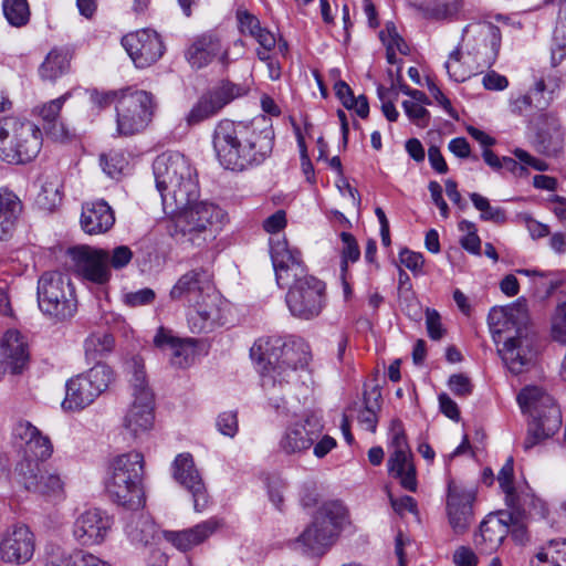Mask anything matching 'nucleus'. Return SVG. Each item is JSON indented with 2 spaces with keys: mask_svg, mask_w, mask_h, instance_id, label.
Instances as JSON below:
<instances>
[{
  "mask_svg": "<svg viewBox=\"0 0 566 566\" xmlns=\"http://www.w3.org/2000/svg\"><path fill=\"white\" fill-rule=\"evenodd\" d=\"M274 135L271 129H258L252 123L219 122L213 133V148L221 166L244 171L261 165L272 153Z\"/></svg>",
  "mask_w": 566,
  "mask_h": 566,
  "instance_id": "1",
  "label": "nucleus"
},
{
  "mask_svg": "<svg viewBox=\"0 0 566 566\" xmlns=\"http://www.w3.org/2000/svg\"><path fill=\"white\" fill-rule=\"evenodd\" d=\"M153 170L165 212H175L198 199L193 169L184 155L163 153L154 160Z\"/></svg>",
  "mask_w": 566,
  "mask_h": 566,
  "instance_id": "2",
  "label": "nucleus"
},
{
  "mask_svg": "<svg viewBox=\"0 0 566 566\" xmlns=\"http://www.w3.org/2000/svg\"><path fill=\"white\" fill-rule=\"evenodd\" d=\"M143 474L144 455L140 452L116 455L109 463L105 482L109 497L132 511L140 509L145 503Z\"/></svg>",
  "mask_w": 566,
  "mask_h": 566,
  "instance_id": "3",
  "label": "nucleus"
},
{
  "mask_svg": "<svg viewBox=\"0 0 566 566\" xmlns=\"http://www.w3.org/2000/svg\"><path fill=\"white\" fill-rule=\"evenodd\" d=\"M517 402L524 413H530L532 422L523 447L530 450L554 436L562 427V412L552 396L542 388L525 387L517 395Z\"/></svg>",
  "mask_w": 566,
  "mask_h": 566,
  "instance_id": "4",
  "label": "nucleus"
},
{
  "mask_svg": "<svg viewBox=\"0 0 566 566\" xmlns=\"http://www.w3.org/2000/svg\"><path fill=\"white\" fill-rule=\"evenodd\" d=\"M174 221L175 230L170 233H181L188 242L200 247L214 238V229L223 219V211L209 202H188L184 208L175 212H165Z\"/></svg>",
  "mask_w": 566,
  "mask_h": 566,
  "instance_id": "5",
  "label": "nucleus"
},
{
  "mask_svg": "<svg viewBox=\"0 0 566 566\" xmlns=\"http://www.w3.org/2000/svg\"><path fill=\"white\" fill-rule=\"evenodd\" d=\"M42 147L41 130L30 122L15 117L0 120V158L8 164H25L34 159Z\"/></svg>",
  "mask_w": 566,
  "mask_h": 566,
  "instance_id": "6",
  "label": "nucleus"
},
{
  "mask_svg": "<svg viewBox=\"0 0 566 566\" xmlns=\"http://www.w3.org/2000/svg\"><path fill=\"white\" fill-rule=\"evenodd\" d=\"M345 514L342 503H324L315 513L312 523L296 538V544L305 554L322 556L335 543Z\"/></svg>",
  "mask_w": 566,
  "mask_h": 566,
  "instance_id": "7",
  "label": "nucleus"
},
{
  "mask_svg": "<svg viewBox=\"0 0 566 566\" xmlns=\"http://www.w3.org/2000/svg\"><path fill=\"white\" fill-rule=\"evenodd\" d=\"M128 367L133 373L130 384L134 400L124 418V426L134 437H137L153 428L155 396L148 385L143 360L134 357L128 363Z\"/></svg>",
  "mask_w": 566,
  "mask_h": 566,
  "instance_id": "8",
  "label": "nucleus"
},
{
  "mask_svg": "<svg viewBox=\"0 0 566 566\" xmlns=\"http://www.w3.org/2000/svg\"><path fill=\"white\" fill-rule=\"evenodd\" d=\"M38 303L43 314L57 321L71 318L77 308L71 281L60 272H45L40 276Z\"/></svg>",
  "mask_w": 566,
  "mask_h": 566,
  "instance_id": "9",
  "label": "nucleus"
},
{
  "mask_svg": "<svg viewBox=\"0 0 566 566\" xmlns=\"http://www.w3.org/2000/svg\"><path fill=\"white\" fill-rule=\"evenodd\" d=\"M114 380L113 370L104 364H96L87 373L77 375L66 382V395L62 402L65 410H82L103 394Z\"/></svg>",
  "mask_w": 566,
  "mask_h": 566,
  "instance_id": "10",
  "label": "nucleus"
},
{
  "mask_svg": "<svg viewBox=\"0 0 566 566\" xmlns=\"http://www.w3.org/2000/svg\"><path fill=\"white\" fill-rule=\"evenodd\" d=\"M156 103L146 91L126 90L117 101V133L130 136L144 130L151 120Z\"/></svg>",
  "mask_w": 566,
  "mask_h": 566,
  "instance_id": "11",
  "label": "nucleus"
},
{
  "mask_svg": "<svg viewBox=\"0 0 566 566\" xmlns=\"http://www.w3.org/2000/svg\"><path fill=\"white\" fill-rule=\"evenodd\" d=\"M248 93V88L222 80L200 95L186 116L189 126H195L221 112L233 99Z\"/></svg>",
  "mask_w": 566,
  "mask_h": 566,
  "instance_id": "12",
  "label": "nucleus"
},
{
  "mask_svg": "<svg viewBox=\"0 0 566 566\" xmlns=\"http://www.w3.org/2000/svg\"><path fill=\"white\" fill-rule=\"evenodd\" d=\"M15 479L27 491L43 496H60L64 490L61 475L45 462L23 458L15 467Z\"/></svg>",
  "mask_w": 566,
  "mask_h": 566,
  "instance_id": "13",
  "label": "nucleus"
},
{
  "mask_svg": "<svg viewBox=\"0 0 566 566\" xmlns=\"http://www.w3.org/2000/svg\"><path fill=\"white\" fill-rule=\"evenodd\" d=\"M325 290V283L315 276L294 283L285 297L291 314L301 319L317 317L326 303Z\"/></svg>",
  "mask_w": 566,
  "mask_h": 566,
  "instance_id": "14",
  "label": "nucleus"
},
{
  "mask_svg": "<svg viewBox=\"0 0 566 566\" xmlns=\"http://www.w3.org/2000/svg\"><path fill=\"white\" fill-rule=\"evenodd\" d=\"M538 350L537 334L531 327L523 326L504 340L499 353L510 371L518 375L535 364Z\"/></svg>",
  "mask_w": 566,
  "mask_h": 566,
  "instance_id": "15",
  "label": "nucleus"
},
{
  "mask_svg": "<svg viewBox=\"0 0 566 566\" xmlns=\"http://www.w3.org/2000/svg\"><path fill=\"white\" fill-rule=\"evenodd\" d=\"M475 490L448 480L446 512L450 527L454 534L461 535L469 531L474 521L473 503Z\"/></svg>",
  "mask_w": 566,
  "mask_h": 566,
  "instance_id": "16",
  "label": "nucleus"
},
{
  "mask_svg": "<svg viewBox=\"0 0 566 566\" xmlns=\"http://www.w3.org/2000/svg\"><path fill=\"white\" fill-rule=\"evenodd\" d=\"M270 253L279 286L291 287L294 283L313 276L307 274L301 252L296 249H290L285 239L272 240Z\"/></svg>",
  "mask_w": 566,
  "mask_h": 566,
  "instance_id": "17",
  "label": "nucleus"
},
{
  "mask_svg": "<svg viewBox=\"0 0 566 566\" xmlns=\"http://www.w3.org/2000/svg\"><path fill=\"white\" fill-rule=\"evenodd\" d=\"M74 272L83 280L95 284H105L111 279L107 266V255L104 249H94L87 245L69 250Z\"/></svg>",
  "mask_w": 566,
  "mask_h": 566,
  "instance_id": "18",
  "label": "nucleus"
},
{
  "mask_svg": "<svg viewBox=\"0 0 566 566\" xmlns=\"http://www.w3.org/2000/svg\"><path fill=\"white\" fill-rule=\"evenodd\" d=\"M122 44L136 67L145 69L164 54V43L157 32L143 29L123 36Z\"/></svg>",
  "mask_w": 566,
  "mask_h": 566,
  "instance_id": "19",
  "label": "nucleus"
},
{
  "mask_svg": "<svg viewBox=\"0 0 566 566\" xmlns=\"http://www.w3.org/2000/svg\"><path fill=\"white\" fill-rule=\"evenodd\" d=\"M34 535L25 525L7 530L0 541V559L6 564L23 565L34 554Z\"/></svg>",
  "mask_w": 566,
  "mask_h": 566,
  "instance_id": "20",
  "label": "nucleus"
},
{
  "mask_svg": "<svg viewBox=\"0 0 566 566\" xmlns=\"http://www.w3.org/2000/svg\"><path fill=\"white\" fill-rule=\"evenodd\" d=\"M188 63L197 70L206 67L218 60L224 67L231 63L229 48L214 33H203L197 36L186 51Z\"/></svg>",
  "mask_w": 566,
  "mask_h": 566,
  "instance_id": "21",
  "label": "nucleus"
},
{
  "mask_svg": "<svg viewBox=\"0 0 566 566\" xmlns=\"http://www.w3.org/2000/svg\"><path fill=\"white\" fill-rule=\"evenodd\" d=\"M322 424L315 417H307L286 427L279 447L285 454H300L308 450L321 437Z\"/></svg>",
  "mask_w": 566,
  "mask_h": 566,
  "instance_id": "22",
  "label": "nucleus"
},
{
  "mask_svg": "<svg viewBox=\"0 0 566 566\" xmlns=\"http://www.w3.org/2000/svg\"><path fill=\"white\" fill-rule=\"evenodd\" d=\"M112 521L98 509H90L80 514L73 524V536L82 546H94L104 542Z\"/></svg>",
  "mask_w": 566,
  "mask_h": 566,
  "instance_id": "23",
  "label": "nucleus"
},
{
  "mask_svg": "<svg viewBox=\"0 0 566 566\" xmlns=\"http://www.w3.org/2000/svg\"><path fill=\"white\" fill-rule=\"evenodd\" d=\"M175 480L186 488L193 497V507L202 511L208 504L206 486L190 453L178 454L172 463Z\"/></svg>",
  "mask_w": 566,
  "mask_h": 566,
  "instance_id": "24",
  "label": "nucleus"
},
{
  "mask_svg": "<svg viewBox=\"0 0 566 566\" xmlns=\"http://www.w3.org/2000/svg\"><path fill=\"white\" fill-rule=\"evenodd\" d=\"M214 289L212 273L205 268L192 269L182 274L170 290L172 300L186 298L195 302Z\"/></svg>",
  "mask_w": 566,
  "mask_h": 566,
  "instance_id": "25",
  "label": "nucleus"
},
{
  "mask_svg": "<svg viewBox=\"0 0 566 566\" xmlns=\"http://www.w3.org/2000/svg\"><path fill=\"white\" fill-rule=\"evenodd\" d=\"M223 526V521L219 517H211L192 527L182 531H166L165 538L177 549L188 552L195 546L206 542L210 536L217 533Z\"/></svg>",
  "mask_w": 566,
  "mask_h": 566,
  "instance_id": "26",
  "label": "nucleus"
},
{
  "mask_svg": "<svg viewBox=\"0 0 566 566\" xmlns=\"http://www.w3.org/2000/svg\"><path fill=\"white\" fill-rule=\"evenodd\" d=\"M283 345L280 338L269 337L258 339L251 347L250 356L260 366L263 385L268 381L272 385L276 382L275 373L282 368L277 363Z\"/></svg>",
  "mask_w": 566,
  "mask_h": 566,
  "instance_id": "27",
  "label": "nucleus"
},
{
  "mask_svg": "<svg viewBox=\"0 0 566 566\" xmlns=\"http://www.w3.org/2000/svg\"><path fill=\"white\" fill-rule=\"evenodd\" d=\"M80 223L86 234L106 233L115 223L114 211L104 200L85 202L82 206Z\"/></svg>",
  "mask_w": 566,
  "mask_h": 566,
  "instance_id": "28",
  "label": "nucleus"
},
{
  "mask_svg": "<svg viewBox=\"0 0 566 566\" xmlns=\"http://www.w3.org/2000/svg\"><path fill=\"white\" fill-rule=\"evenodd\" d=\"M1 356L12 375L21 374L29 365V349L20 332L8 331L1 342Z\"/></svg>",
  "mask_w": 566,
  "mask_h": 566,
  "instance_id": "29",
  "label": "nucleus"
},
{
  "mask_svg": "<svg viewBox=\"0 0 566 566\" xmlns=\"http://www.w3.org/2000/svg\"><path fill=\"white\" fill-rule=\"evenodd\" d=\"M509 532L507 521L503 516H489L481 523L480 532L474 537L475 546L480 552L491 554L500 547Z\"/></svg>",
  "mask_w": 566,
  "mask_h": 566,
  "instance_id": "30",
  "label": "nucleus"
},
{
  "mask_svg": "<svg viewBox=\"0 0 566 566\" xmlns=\"http://www.w3.org/2000/svg\"><path fill=\"white\" fill-rule=\"evenodd\" d=\"M564 147V132L560 122L553 115H546L544 125L538 129L535 148L538 153L556 157Z\"/></svg>",
  "mask_w": 566,
  "mask_h": 566,
  "instance_id": "31",
  "label": "nucleus"
},
{
  "mask_svg": "<svg viewBox=\"0 0 566 566\" xmlns=\"http://www.w3.org/2000/svg\"><path fill=\"white\" fill-rule=\"evenodd\" d=\"M220 296L213 289L212 292L202 295L193 303L195 314L188 319L193 333H201L220 318Z\"/></svg>",
  "mask_w": 566,
  "mask_h": 566,
  "instance_id": "32",
  "label": "nucleus"
},
{
  "mask_svg": "<svg viewBox=\"0 0 566 566\" xmlns=\"http://www.w3.org/2000/svg\"><path fill=\"white\" fill-rule=\"evenodd\" d=\"M70 96V93H65L38 108V115L43 120V129L46 135L54 140H63L69 136V132L64 124L59 120V116L64 103Z\"/></svg>",
  "mask_w": 566,
  "mask_h": 566,
  "instance_id": "33",
  "label": "nucleus"
},
{
  "mask_svg": "<svg viewBox=\"0 0 566 566\" xmlns=\"http://www.w3.org/2000/svg\"><path fill=\"white\" fill-rule=\"evenodd\" d=\"M22 212V202L8 188L0 189V240L8 239Z\"/></svg>",
  "mask_w": 566,
  "mask_h": 566,
  "instance_id": "34",
  "label": "nucleus"
},
{
  "mask_svg": "<svg viewBox=\"0 0 566 566\" xmlns=\"http://www.w3.org/2000/svg\"><path fill=\"white\" fill-rule=\"evenodd\" d=\"M389 473L399 479L400 485L410 491L417 490V472L411 452H392L388 459Z\"/></svg>",
  "mask_w": 566,
  "mask_h": 566,
  "instance_id": "35",
  "label": "nucleus"
},
{
  "mask_svg": "<svg viewBox=\"0 0 566 566\" xmlns=\"http://www.w3.org/2000/svg\"><path fill=\"white\" fill-rule=\"evenodd\" d=\"M72 51L67 48H53L39 66V75L43 81L54 82L69 72Z\"/></svg>",
  "mask_w": 566,
  "mask_h": 566,
  "instance_id": "36",
  "label": "nucleus"
},
{
  "mask_svg": "<svg viewBox=\"0 0 566 566\" xmlns=\"http://www.w3.org/2000/svg\"><path fill=\"white\" fill-rule=\"evenodd\" d=\"M307 363L308 353L303 344H284L277 363V365H282V368L275 373L276 382H282L290 373L305 367Z\"/></svg>",
  "mask_w": 566,
  "mask_h": 566,
  "instance_id": "37",
  "label": "nucleus"
},
{
  "mask_svg": "<svg viewBox=\"0 0 566 566\" xmlns=\"http://www.w3.org/2000/svg\"><path fill=\"white\" fill-rule=\"evenodd\" d=\"M415 8L426 19L453 20L463 9V0H422Z\"/></svg>",
  "mask_w": 566,
  "mask_h": 566,
  "instance_id": "38",
  "label": "nucleus"
},
{
  "mask_svg": "<svg viewBox=\"0 0 566 566\" xmlns=\"http://www.w3.org/2000/svg\"><path fill=\"white\" fill-rule=\"evenodd\" d=\"M531 566H566V539H552L542 546Z\"/></svg>",
  "mask_w": 566,
  "mask_h": 566,
  "instance_id": "39",
  "label": "nucleus"
},
{
  "mask_svg": "<svg viewBox=\"0 0 566 566\" xmlns=\"http://www.w3.org/2000/svg\"><path fill=\"white\" fill-rule=\"evenodd\" d=\"M62 179L53 174L45 176L41 191L36 196L38 206L48 211H53L62 202Z\"/></svg>",
  "mask_w": 566,
  "mask_h": 566,
  "instance_id": "40",
  "label": "nucleus"
},
{
  "mask_svg": "<svg viewBox=\"0 0 566 566\" xmlns=\"http://www.w3.org/2000/svg\"><path fill=\"white\" fill-rule=\"evenodd\" d=\"M364 409L358 415V422L366 430L375 432L378 423V412L381 409V391L378 387L364 391Z\"/></svg>",
  "mask_w": 566,
  "mask_h": 566,
  "instance_id": "41",
  "label": "nucleus"
},
{
  "mask_svg": "<svg viewBox=\"0 0 566 566\" xmlns=\"http://www.w3.org/2000/svg\"><path fill=\"white\" fill-rule=\"evenodd\" d=\"M125 530L133 542L143 544H147L156 533L155 524L142 513L133 514Z\"/></svg>",
  "mask_w": 566,
  "mask_h": 566,
  "instance_id": "42",
  "label": "nucleus"
},
{
  "mask_svg": "<svg viewBox=\"0 0 566 566\" xmlns=\"http://www.w3.org/2000/svg\"><path fill=\"white\" fill-rule=\"evenodd\" d=\"M497 315L503 316L505 323L511 322L513 325H516V328L527 326L528 311L526 300L520 297L510 306L503 307L500 311L493 310L490 313V319L493 321Z\"/></svg>",
  "mask_w": 566,
  "mask_h": 566,
  "instance_id": "43",
  "label": "nucleus"
},
{
  "mask_svg": "<svg viewBox=\"0 0 566 566\" xmlns=\"http://www.w3.org/2000/svg\"><path fill=\"white\" fill-rule=\"evenodd\" d=\"M470 199L476 210L481 212L480 218L483 221H491L496 224L506 222V212L501 207H492L488 198L480 193L472 192Z\"/></svg>",
  "mask_w": 566,
  "mask_h": 566,
  "instance_id": "44",
  "label": "nucleus"
},
{
  "mask_svg": "<svg viewBox=\"0 0 566 566\" xmlns=\"http://www.w3.org/2000/svg\"><path fill=\"white\" fill-rule=\"evenodd\" d=\"M514 467L513 459L509 458L497 474V482L505 493V503L509 507H516L520 502L513 486Z\"/></svg>",
  "mask_w": 566,
  "mask_h": 566,
  "instance_id": "45",
  "label": "nucleus"
},
{
  "mask_svg": "<svg viewBox=\"0 0 566 566\" xmlns=\"http://www.w3.org/2000/svg\"><path fill=\"white\" fill-rule=\"evenodd\" d=\"M3 13L8 22L13 27L25 25L30 19V10L27 0H3Z\"/></svg>",
  "mask_w": 566,
  "mask_h": 566,
  "instance_id": "46",
  "label": "nucleus"
},
{
  "mask_svg": "<svg viewBox=\"0 0 566 566\" xmlns=\"http://www.w3.org/2000/svg\"><path fill=\"white\" fill-rule=\"evenodd\" d=\"M196 345L195 338L179 339L171 347V364L180 368L189 366L196 356Z\"/></svg>",
  "mask_w": 566,
  "mask_h": 566,
  "instance_id": "47",
  "label": "nucleus"
},
{
  "mask_svg": "<svg viewBox=\"0 0 566 566\" xmlns=\"http://www.w3.org/2000/svg\"><path fill=\"white\" fill-rule=\"evenodd\" d=\"M53 453V446L42 432L24 448V458L45 462Z\"/></svg>",
  "mask_w": 566,
  "mask_h": 566,
  "instance_id": "48",
  "label": "nucleus"
},
{
  "mask_svg": "<svg viewBox=\"0 0 566 566\" xmlns=\"http://www.w3.org/2000/svg\"><path fill=\"white\" fill-rule=\"evenodd\" d=\"M340 240L343 242L340 272L344 277L348 271V262H356L360 256V250L355 237L349 232H342Z\"/></svg>",
  "mask_w": 566,
  "mask_h": 566,
  "instance_id": "49",
  "label": "nucleus"
},
{
  "mask_svg": "<svg viewBox=\"0 0 566 566\" xmlns=\"http://www.w3.org/2000/svg\"><path fill=\"white\" fill-rule=\"evenodd\" d=\"M459 230L467 234L460 240L461 247L472 254H481V240L478 235L476 226L468 220L459 222Z\"/></svg>",
  "mask_w": 566,
  "mask_h": 566,
  "instance_id": "50",
  "label": "nucleus"
},
{
  "mask_svg": "<svg viewBox=\"0 0 566 566\" xmlns=\"http://www.w3.org/2000/svg\"><path fill=\"white\" fill-rule=\"evenodd\" d=\"M521 505L518 504L516 507H511L512 512L501 513L504 520L507 521V525L510 527V532L512 537L518 542L523 543L526 541V525L522 520V513L520 510Z\"/></svg>",
  "mask_w": 566,
  "mask_h": 566,
  "instance_id": "51",
  "label": "nucleus"
},
{
  "mask_svg": "<svg viewBox=\"0 0 566 566\" xmlns=\"http://www.w3.org/2000/svg\"><path fill=\"white\" fill-rule=\"evenodd\" d=\"M114 339L111 335H92L85 340L86 356L96 358L97 354L109 352L113 348Z\"/></svg>",
  "mask_w": 566,
  "mask_h": 566,
  "instance_id": "52",
  "label": "nucleus"
},
{
  "mask_svg": "<svg viewBox=\"0 0 566 566\" xmlns=\"http://www.w3.org/2000/svg\"><path fill=\"white\" fill-rule=\"evenodd\" d=\"M460 59H461V50L459 48H457L455 50H453L450 53L449 60L446 62V69H447L448 74L455 82H464L467 78L470 77V74H471L460 63Z\"/></svg>",
  "mask_w": 566,
  "mask_h": 566,
  "instance_id": "53",
  "label": "nucleus"
},
{
  "mask_svg": "<svg viewBox=\"0 0 566 566\" xmlns=\"http://www.w3.org/2000/svg\"><path fill=\"white\" fill-rule=\"evenodd\" d=\"M41 431L33 426L31 422L21 420L19 421L13 429L14 440L19 443L23 449L33 441Z\"/></svg>",
  "mask_w": 566,
  "mask_h": 566,
  "instance_id": "54",
  "label": "nucleus"
},
{
  "mask_svg": "<svg viewBox=\"0 0 566 566\" xmlns=\"http://www.w3.org/2000/svg\"><path fill=\"white\" fill-rule=\"evenodd\" d=\"M390 436L392 452H411L403 424L399 419H392L390 422Z\"/></svg>",
  "mask_w": 566,
  "mask_h": 566,
  "instance_id": "55",
  "label": "nucleus"
},
{
  "mask_svg": "<svg viewBox=\"0 0 566 566\" xmlns=\"http://www.w3.org/2000/svg\"><path fill=\"white\" fill-rule=\"evenodd\" d=\"M107 266L115 270L125 268L133 259V252L127 245L114 248L111 252L106 251Z\"/></svg>",
  "mask_w": 566,
  "mask_h": 566,
  "instance_id": "56",
  "label": "nucleus"
},
{
  "mask_svg": "<svg viewBox=\"0 0 566 566\" xmlns=\"http://www.w3.org/2000/svg\"><path fill=\"white\" fill-rule=\"evenodd\" d=\"M386 492L389 497L390 505L392 510L400 516H403L406 512L412 513L415 515L418 514V505L413 497L409 495H403L399 499H396L390 492L389 488L386 486Z\"/></svg>",
  "mask_w": 566,
  "mask_h": 566,
  "instance_id": "57",
  "label": "nucleus"
},
{
  "mask_svg": "<svg viewBox=\"0 0 566 566\" xmlns=\"http://www.w3.org/2000/svg\"><path fill=\"white\" fill-rule=\"evenodd\" d=\"M407 116L419 127H427L429 124V112L420 104L412 101L402 103Z\"/></svg>",
  "mask_w": 566,
  "mask_h": 566,
  "instance_id": "58",
  "label": "nucleus"
},
{
  "mask_svg": "<svg viewBox=\"0 0 566 566\" xmlns=\"http://www.w3.org/2000/svg\"><path fill=\"white\" fill-rule=\"evenodd\" d=\"M426 326L429 337L433 340L441 339L446 333L441 323V316L433 308H426Z\"/></svg>",
  "mask_w": 566,
  "mask_h": 566,
  "instance_id": "59",
  "label": "nucleus"
},
{
  "mask_svg": "<svg viewBox=\"0 0 566 566\" xmlns=\"http://www.w3.org/2000/svg\"><path fill=\"white\" fill-rule=\"evenodd\" d=\"M386 32L388 34V40L385 36V32H380V39L384 42V44H394L395 51H399L401 54L407 55L409 53V46L407 45L405 40L399 35L392 22L386 24Z\"/></svg>",
  "mask_w": 566,
  "mask_h": 566,
  "instance_id": "60",
  "label": "nucleus"
},
{
  "mask_svg": "<svg viewBox=\"0 0 566 566\" xmlns=\"http://www.w3.org/2000/svg\"><path fill=\"white\" fill-rule=\"evenodd\" d=\"M217 426L222 434L233 438L238 432L237 412L226 411L220 413L217 419Z\"/></svg>",
  "mask_w": 566,
  "mask_h": 566,
  "instance_id": "61",
  "label": "nucleus"
},
{
  "mask_svg": "<svg viewBox=\"0 0 566 566\" xmlns=\"http://www.w3.org/2000/svg\"><path fill=\"white\" fill-rule=\"evenodd\" d=\"M449 387L452 392L460 397H467L472 392V384L463 374H455L449 378Z\"/></svg>",
  "mask_w": 566,
  "mask_h": 566,
  "instance_id": "62",
  "label": "nucleus"
},
{
  "mask_svg": "<svg viewBox=\"0 0 566 566\" xmlns=\"http://www.w3.org/2000/svg\"><path fill=\"white\" fill-rule=\"evenodd\" d=\"M399 261L413 273L419 272L424 263V259L421 253L413 252L408 249H402L400 251Z\"/></svg>",
  "mask_w": 566,
  "mask_h": 566,
  "instance_id": "63",
  "label": "nucleus"
},
{
  "mask_svg": "<svg viewBox=\"0 0 566 566\" xmlns=\"http://www.w3.org/2000/svg\"><path fill=\"white\" fill-rule=\"evenodd\" d=\"M73 566H111L107 562L84 551H77L72 555Z\"/></svg>",
  "mask_w": 566,
  "mask_h": 566,
  "instance_id": "64",
  "label": "nucleus"
}]
</instances>
